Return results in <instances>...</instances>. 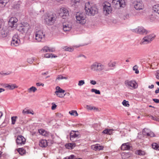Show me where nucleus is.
<instances>
[{
	"label": "nucleus",
	"mask_w": 159,
	"mask_h": 159,
	"mask_svg": "<svg viewBox=\"0 0 159 159\" xmlns=\"http://www.w3.org/2000/svg\"><path fill=\"white\" fill-rule=\"evenodd\" d=\"M30 28L28 24L20 23L17 26V29L22 34H26Z\"/></svg>",
	"instance_id": "5"
},
{
	"label": "nucleus",
	"mask_w": 159,
	"mask_h": 159,
	"mask_svg": "<svg viewBox=\"0 0 159 159\" xmlns=\"http://www.w3.org/2000/svg\"><path fill=\"white\" fill-rule=\"evenodd\" d=\"M90 68L92 71L100 72L105 70V66L101 63L95 62L91 65Z\"/></svg>",
	"instance_id": "2"
},
{
	"label": "nucleus",
	"mask_w": 159,
	"mask_h": 159,
	"mask_svg": "<svg viewBox=\"0 0 159 159\" xmlns=\"http://www.w3.org/2000/svg\"><path fill=\"white\" fill-rule=\"evenodd\" d=\"M121 150H129L132 148L130 144L129 143H123L121 146Z\"/></svg>",
	"instance_id": "18"
},
{
	"label": "nucleus",
	"mask_w": 159,
	"mask_h": 159,
	"mask_svg": "<svg viewBox=\"0 0 159 159\" xmlns=\"http://www.w3.org/2000/svg\"><path fill=\"white\" fill-rule=\"evenodd\" d=\"M63 49L64 50L67 51L72 52L74 50V48L72 47L65 46L63 47Z\"/></svg>",
	"instance_id": "32"
},
{
	"label": "nucleus",
	"mask_w": 159,
	"mask_h": 159,
	"mask_svg": "<svg viewBox=\"0 0 159 159\" xmlns=\"http://www.w3.org/2000/svg\"><path fill=\"white\" fill-rule=\"evenodd\" d=\"M56 91L55 93H64L65 90L61 89L59 86H57L56 88Z\"/></svg>",
	"instance_id": "30"
},
{
	"label": "nucleus",
	"mask_w": 159,
	"mask_h": 159,
	"mask_svg": "<svg viewBox=\"0 0 159 159\" xmlns=\"http://www.w3.org/2000/svg\"><path fill=\"white\" fill-rule=\"evenodd\" d=\"M102 5L103 13L105 15H107L111 12L112 8L109 2H105L103 3Z\"/></svg>",
	"instance_id": "6"
},
{
	"label": "nucleus",
	"mask_w": 159,
	"mask_h": 159,
	"mask_svg": "<svg viewBox=\"0 0 159 159\" xmlns=\"http://www.w3.org/2000/svg\"><path fill=\"white\" fill-rule=\"evenodd\" d=\"M20 43V37L17 34H15L12 37L11 45L12 47L18 46Z\"/></svg>",
	"instance_id": "12"
},
{
	"label": "nucleus",
	"mask_w": 159,
	"mask_h": 159,
	"mask_svg": "<svg viewBox=\"0 0 159 159\" xmlns=\"http://www.w3.org/2000/svg\"><path fill=\"white\" fill-rule=\"evenodd\" d=\"M39 145L42 148H45L48 146V143L46 140H41L39 143Z\"/></svg>",
	"instance_id": "23"
},
{
	"label": "nucleus",
	"mask_w": 159,
	"mask_h": 159,
	"mask_svg": "<svg viewBox=\"0 0 159 159\" xmlns=\"http://www.w3.org/2000/svg\"><path fill=\"white\" fill-rule=\"evenodd\" d=\"M56 20L55 15L52 14L46 16L44 18V21L48 25H51L53 24Z\"/></svg>",
	"instance_id": "8"
},
{
	"label": "nucleus",
	"mask_w": 159,
	"mask_h": 159,
	"mask_svg": "<svg viewBox=\"0 0 159 159\" xmlns=\"http://www.w3.org/2000/svg\"><path fill=\"white\" fill-rule=\"evenodd\" d=\"M18 20L15 17H11L9 21V25L11 28L15 29L17 28L16 25Z\"/></svg>",
	"instance_id": "15"
},
{
	"label": "nucleus",
	"mask_w": 159,
	"mask_h": 159,
	"mask_svg": "<svg viewBox=\"0 0 159 159\" xmlns=\"http://www.w3.org/2000/svg\"><path fill=\"white\" fill-rule=\"evenodd\" d=\"M153 100L156 103H159V99H153Z\"/></svg>",
	"instance_id": "57"
},
{
	"label": "nucleus",
	"mask_w": 159,
	"mask_h": 159,
	"mask_svg": "<svg viewBox=\"0 0 159 159\" xmlns=\"http://www.w3.org/2000/svg\"><path fill=\"white\" fill-rule=\"evenodd\" d=\"M8 34L7 31L3 29L0 31V36L2 38L6 37Z\"/></svg>",
	"instance_id": "25"
},
{
	"label": "nucleus",
	"mask_w": 159,
	"mask_h": 159,
	"mask_svg": "<svg viewBox=\"0 0 159 159\" xmlns=\"http://www.w3.org/2000/svg\"><path fill=\"white\" fill-rule=\"evenodd\" d=\"M134 8L137 10H143L144 8V5L141 0H136L133 3Z\"/></svg>",
	"instance_id": "11"
},
{
	"label": "nucleus",
	"mask_w": 159,
	"mask_h": 159,
	"mask_svg": "<svg viewBox=\"0 0 159 159\" xmlns=\"http://www.w3.org/2000/svg\"><path fill=\"white\" fill-rule=\"evenodd\" d=\"M115 62H112L111 63V64L110 65V66H111L112 67H114L115 66Z\"/></svg>",
	"instance_id": "60"
},
{
	"label": "nucleus",
	"mask_w": 159,
	"mask_h": 159,
	"mask_svg": "<svg viewBox=\"0 0 159 159\" xmlns=\"http://www.w3.org/2000/svg\"><path fill=\"white\" fill-rule=\"evenodd\" d=\"M85 84L84 80H80L79 81L78 85L79 86H81Z\"/></svg>",
	"instance_id": "46"
},
{
	"label": "nucleus",
	"mask_w": 159,
	"mask_h": 159,
	"mask_svg": "<svg viewBox=\"0 0 159 159\" xmlns=\"http://www.w3.org/2000/svg\"><path fill=\"white\" fill-rule=\"evenodd\" d=\"M5 87L6 88L10 90H13L15 88H17L18 86H17L15 84H12L11 85L6 84L5 85Z\"/></svg>",
	"instance_id": "24"
},
{
	"label": "nucleus",
	"mask_w": 159,
	"mask_h": 159,
	"mask_svg": "<svg viewBox=\"0 0 159 159\" xmlns=\"http://www.w3.org/2000/svg\"><path fill=\"white\" fill-rule=\"evenodd\" d=\"M151 118L153 120H157V121H158L159 120V118L156 117V116H151Z\"/></svg>",
	"instance_id": "50"
},
{
	"label": "nucleus",
	"mask_w": 159,
	"mask_h": 159,
	"mask_svg": "<svg viewBox=\"0 0 159 159\" xmlns=\"http://www.w3.org/2000/svg\"><path fill=\"white\" fill-rule=\"evenodd\" d=\"M36 85L38 86H41V83H36Z\"/></svg>",
	"instance_id": "62"
},
{
	"label": "nucleus",
	"mask_w": 159,
	"mask_h": 159,
	"mask_svg": "<svg viewBox=\"0 0 159 159\" xmlns=\"http://www.w3.org/2000/svg\"><path fill=\"white\" fill-rule=\"evenodd\" d=\"M62 93H55V94H56V95L58 97L60 98H62L65 95L64 94V95H63L61 94Z\"/></svg>",
	"instance_id": "51"
},
{
	"label": "nucleus",
	"mask_w": 159,
	"mask_h": 159,
	"mask_svg": "<svg viewBox=\"0 0 159 159\" xmlns=\"http://www.w3.org/2000/svg\"><path fill=\"white\" fill-rule=\"evenodd\" d=\"M55 49L54 48L49 47V49L48 50V52H55Z\"/></svg>",
	"instance_id": "52"
},
{
	"label": "nucleus",
	"mask_w": 159,
	"mask_h": 159,
	"mask_svg": "<svg viewBox=\"0 0 159 159\" xmlns=\"http://www.w3.org/2000/svg\"><path fill=\"white\" fill-rule=\"evenodd\" d=\"M149 130L146 128H144L143 131V134H146L148 136H150L151 137H153L154 136V133L151 131L148 132Z\"/></svg>",
	"instance_id": "21"
},
{
	"label": "nucleus",
	"mask_w": 159,
	"mask_h": 159,
	"mask_svg": "<svg viewBox=\"0 0 159 159\" xmlns=\"http://www.w3.org/2000/svg\"><path fill=\"white\" fill-rule=\"evenodd\" d=\"M42 75H46L47 74V73L46 72H44L42 73Z\"/></svg>",
	"instance_id": "63"
},
{
	"label": "nucleus",
	"mask_w": 159,
	"mask_h": 159,
	"mask_svg": "<svg viewBox=\"0 0 159 159\" xmlns=\"http://www.w3.org/2000/svg\"><path fill=\"white\" fill-rule=\"evenodd\" d=\"M59 16L63 19H65L69 15V11L68 9L65 7L61 8L59 11Z\"/></svg>",
	"instance_id": "13"
},
{
	"label": "nucleus",
	"mask_w": 159,
	"mask_h": 159,
	"mask_svg": "<svg viewBox=\"0 0 159 159\" xmlns=\"http://www.w3.org/2000/svg\"><path fill=\"white\" fill-rule=\"evenodd\" d=\"M112 3L117 9L124 7L126 5L125 0H112Z\"/></svg>",
	"instance_id": "7"
},
{
	"label": "nucleus",
	"mask_w": 159,
	"mask_h": 159,
	"mask_svg": "<svg viewBox=\"0 0 159 159\" xmlns=\"http://www.w3.org/2000/svg\"><path fill=\"white\" fill-rule=\"evenodd\" d=\"M156 35L154 34H150L144 37L140 42V45H145L150 43L155 38Z\"/></svg>",
	"instance_id": "3"
},
{
	"label": "nucleus",
	"mask_w": 159,
	"mask_h": 159,
	"mask_svg": "<svg viewBox=\"0 0 159 159\" xmlns=\"http://www.w3.org/2000/svg\"><path fill=\"white\" fill-rule=\"evenodd\" d=\"M133 32L137 34H147L149 33L148 31L146 30L143 27H138L135 29L132 30Z\"/></svg>",
	"instance_id": "14"
},
{
	"label": "nucleus",
	"mask_w": 159,
	"mask_h": 159,
	"mask_svg": "<svg viewBox=\"0 0 159 159\" xmlns=\"http://www.w3.org/2000/svg\"><path fill=\"white\" fill-rule=\"evenodd\" d=\"M159 92V88H158L155 91V93L156 94L158 93Z\"/></svg>",
	"instance_id": "58"
},
{
	"label": "nucleus",
	"mask_w": 159,
	"mask_h": 159,
	"mask_svg": "<svg viewBox=\"0 0 159 159\" xmlns=\"http://www.w3.org/2000/svg\"><path fill=\"white\" fill-rule=\"evenodd\" d=\"M136 153L139 155H143L145 154V152L141 150H138L136 151Z\"/></svg>",
	"instance_id": "41"
},
{
	"label": "nucleus",
	"mask_w": 159,
	"mask_h": 159,
	"mask_svg": "<svg viewBox=\"0 0 159 159\" xmlns=\"http://www.w3.org/2000/svg\"><path fill=\"white\" fill-rule=\"evenodd\" d=\"M9 0H0V3L4 6L9 2Z\"/></svg>",
	"instance_id": "40"
},
{
	"label": "nucleus",
	"mask_w": 159,
	"mask_h": 159,
	"mask_svg": "<svg viewBox=\"0 0 159 159\" xmlns=\"http://www.w3.org/2000/svg\"><path fill=\"white\" fill-rule=\"evenodd\" d=\"M92 148L95 151L102 150L103 148V147L102 146L100 145L99 144H97L95 145H93L92 146Z\"/></svg>",
	"instance_id": "22"
},
{
	"label": "nucleus",
	"mask_w": 159,
	"mask_h": 159,
	"mask_svg": "<svg viewBox=\"0 0 159 159\" xmlns=\"http://www.w3.org/2000/svg\"><path fill=\"white\" fill-rule=\"evenodd\" d=\"M35 39L38 42L42 41L44 39L45 34L42 30H39L36 32L35 34Z\"/></svg>",
	"instance_id": "9"
},
{
	"label": "nucleus",
	"mask_w": 159,
	"mask_h": 159,
	"mask_svg": "<svg viewBox=\"0 0 159 159\" xmlns=\"http://www.w3.org/2000/svg\"><path fill=\"white\" fill-rule=\"evenodd\" d=\"M2 29H3L2 28V26L0 24V31L2 30Z\"/></svg>",
	"instance_id": "64"
},
{
	"label": "nucleus",
	"mask_w": 159,
	"mask_h": 159,
	"mask_svg": "<svg viewBox=\"0 0 159 159\" xmlns=\"http://www.w3.org/2000/svg\"><path fill=\"white\" fill-rule=\"evenodd\" d=\"M67 79L68 77H64L62 75H59L57 76L56 78V80H60L63 79L67 80Z\"/></svg>",
	"instance_id": "35"
},
{
	"label": "nucleus",
	"mask_w": 159,
	"mask_h": 159,
	"mask_svg": "<svg viewBox=\"0 0 159 159\" xmlns=\"http://www.w3.org/2000/svg\"><path fill=\"white\" fill-rule=\"evenodd\" d=\"M90 83L91 84L93 85H95L96 84V82L94 80H91L90 81Z\"/></svg>",
	"instance_id": "56"
},
{
	"label": "nucleus",
	"mask_w": 159,
	"mask_h": 159,
	"mask_svg": "<svg viewBox=\"0 0 159 159\" xmlns=\"http://www.w3.org/2000/svg\"><path fill=\"white\" fill-rule=\"evenodd\" d=\"M17 118V116H13L11 117V124L13 125L15 123L16 121V119Z\"/></svg>",
	"instance_id": "44"
},
{
	"label": "nucleus",
	"mask_w": 159,
	"mask_h": 159,
	"mask_svg": "<svg viewBox=\"0 0 159 159\" xmlns=\"http://www.w3.org/2000/svg\"><path fill=\"white\" fill-rule=\"evenodd\" d=\"M85 10L89 16H94L98 13V9L96 5L90 2L85 3Z\"/></svg>",
	"instance_id": "1"
},
{
	"label": "nucleus",
	"mask_w": 159,
	"mask_h": 159,
	"mask_svg": "<svg viewBox=\"0 0 159 159\" xmlns=\"http://www.w3.org/2000/svg\"><path fill=\"white\" fill-rule=\"evenodd\" d=\"M131 156L130 152L123 153L121 154L122 158L123 159H127Z\"/></svg>",
	"instance_id": "26"
},
{
	"label": "nucleus",
	"mask_w": 159,
	"mask_h": 159,
	"mask_svg": "<svg viewBox=\"0 0 159 159\" xmlns=\"http://www.w3.org/2000/svg\"><path fill=\"white\" fill-rule=\"evenodd\" d=\"M63 29L64 31H69L71 29V25L69 23H63Z\"/></svg>",
	"instance_id": "20"
},
{
	"label": "nucleus",
	"mask_w": 159,
	"mask_h": 159,
	"mask_svg": "<svg viewBox=\"0 0 159 159\" xmlns=\"http://www.w3.org/2000/svg\"><path fill=\"white\" fill-rule=\"evenodd\" d=\"M34 61V59L33 58H30L27 59V61L28 63L31 64Z\"/></svg>",
	"instance_id": "53"
},
{
	"label": "nucleus",
	"mask_w": 159,
	"mask_h": 159,
	"mask_svg": "<svg viewBox=\"0 0 159 159\" xmlns=\"http://www.w3.org/2000/svg\"><path fill=\"white\" fill-rule=\"evenodd\" d=\"M86 108L88 110H90L97 109V108L94 106L91 105H87Z\"/></svg>",
	"instance_id": "38"
},
{
	"label": "nucleus",
	"mask_w": 159,
	"mask_h": 159,
	"mask_svg": "<svg viewBox=\"0 0 159 159\" xmlns=\"http://www.w3.org/2000/svg\"><path fill=\"white\" fill-rule=\"evenodd\" d=\"M75 18L77 23L81 24H84L86 21V16L83 13L78 12L76 14Z\"/></svg>",
	"instance_id": "4"
},
{
	"label": "nucleus",
	"mask_w": 159,
	"mask_h": 159,
	"mask_svg": "<svg viewBox=\"0 0 159 159\" xmlns=\"http://www.w3.org/2000/svg\"><path fill=\"white\" fill-rule=\"evenodd\" d=\"M122 104L126 107H127L128 106H129V104L128 103V102L126 101L125 100H124L122 102Z\"/></svg>",
	"instance_id": "47"
},
{
	"label": "nucleus",
	"mask_w": 159,
	"mask_h": 159,
	"mask_svg": "<svg viewBox=\"0 0 159 159\" xmlns=\"http://www.w3.org/2000/svg\"><path fill=\"white\" fill-rule=\"evenodd\" d=\"M49 47L47 46H44L42 49V51H43V52H48Z\"/></svg>",
	"instance_id": "43"
},
{
	"label": "nucleus",
	"mask_w": 159,
	"mask_h": 159,
	"mask_svg": "<svg viewBox=\"0 0 159 159\" xmlns=\"http://www.w3.org/2000/svg\"><path fill=\"white\" fill-rule=\"evenodd\" d=\"M39 133L42 135L46 137H52V134L49 132L45 131L43 129H41L38 130Z\"/></svg>",
	"instance_id": "19"
},
{
	"label": "nucleus",
	"mask_w": 159,
	"mask_h": 159,
	"mask_svg": "<svg viewBox=\"0 0 159 159\" xmlns=\"http://www.w3.org/2000/svg\"><path fill=\"white\" fill-rule=\"evenodd\" d=\"M69 113L71 115H75V116H78V114L76 111L75 110H72L69 112Z\"/></svg>",
	"instance_id": "39"
},
{
	"label": "nucleus",
	"mask_w": 159,
	"mask_h": 159,
	"mask_svg": "<svg viewBox=\"0 0 159 159\" xmlns=\"http://www.w3.org/2000/svg\"><path fill=\"white\" fill-rule=\"evenodd\" d=\"M113 130L112 129H105L102 131V133L104 134L111 135L112 133V131Z\"/></svg>",
	"instance_id": "28"
},
{
	"label": "nucleus",
	"mask_w": 159,
	"mask_h": 159,
	"mask_svg": "<svg viewBox=\"0 0 159 159\" xmlns=\"http://www.w3.org/2000/svg\"><path fill=\"white\" fill-rule=\"evenodd\" d=\"M130 18V16L129 14L126 13L123 15V16L121 17V18L124 20H125L128 19Z\"/></svg>",
	"instance_id": "36"
},
{
	"label": "nucleus",
	"mask_w": 159,
	"mask_h": 159,
	"mask_svg": "<svg viewBox=\"0 0 159 159\" xmlns=\"http://www.w3.org/2000/svg\"><path fill=\"white\" fill-rule=\"evenodd\" d=\"M17 151L21 155H23L26 152L25 150L23 148H18L17 149Z\"/></svg>",
	"instance_id": "31"
},
{
	"label": "nucleus",
	"mask_w": 159,
	"mask_h": 159,
	"mask_svg": "<svg viewBox=\"0 0 159 159\" xmlns=\"http://www.w3.org/2000/svg\"><path fill=\"white\" fill-rule=\"evenodd\" d=\"M5 91L4 89L2 88H0V93L2 92H3Z\"/></svg>",
	"instance_id": "61"
},
{
	"label": "nucleus",
	"mask_w": 159,
	"mask_h": 159,
	"mask_svg": "<svg viewBox=\"0 0 159 159\" xmlns=\"http://www.w3.org/2000/svg\"><path fill=\"white\" fill-rule=\"evenodd\" d=\"M155 75L156 78L157 79L159 80V69L156 71L155 73Z\"/></svg>",
	"instance_id": "49"
},
{
	"label": "nucleus",
	"mask_w": 159,
	"mask_h": 159,
	"mask_svg": "<svg viewBox=\"0 0 159 159\" xmlns=\"http://www.w3.org/2000/svg\"><path fill=\"white\" fill-rule=\"evenodd\" d=\"M57 105L54 103H52V106L51 109L52 110H55L56 108Z\"/></svg>",
	"instance_id": "55"
},
{
	"label": "nucleus",
	"mask_w": 159,
	"mask_h": 159,
	"mask_svg": "<svg viewBox=\"0 0 159 159\" xmlns=\"http://www.w3.org/2000/svg\"><path fill=\"white\" fill-rule=\"evenodd\" d=\"M133 70L135 71V73L136 74H138L139 73V70H138L137 67L136 66H135L133 67Z\"/></svg>",
	"instance_id": "48"
},
{
	"label": "nucleus",
	"mask_w": 159,
	"mask_h": 159,
	"mask_svg": "<svg viewBox=\"0 0 159 159\" xmlns=\"http://www.w3.org/2000/svg\"><path fill=\"white\" fill-rule=\"evenodd\" d=\"M22 113L23 114H31L34 115V112L33 111H30V110L25 109L23 111Z\"/></svg>",
	"instance_id": "29"
},
{
	"label": "nucleus",
	"mask_w": 159,
	"mask_h": 159,
	"mask_svg": "<svg viewBox=\"0 0 159 159\" xmlns=\"http://www.w3.org/2000/svg\"><path fill=\"white\" fill-rule=\"evenodd\" d=\"M125 84L127 88L132 89H135L138 87V85L136 81L134 80H126L125 82Z\"/></svg>",
	"instance_id": "10"
},
{
	"label": "nucleus",
	"mask_w": 159,
	"mask_h": 159,
	"mask_svg": "<svg viewBox=\"0 0 159 159\" xmlns=\"http://www.w3.org/2000/svg\"><path fill=\"white\" fill-rule=\"evenodd\" d=\"M44 57L47 58L50 57L52 58L53 57L55 58L57 56H53L52 53H46L44 55Z\"/></svg>",
	"instance_id": "34"
},
{
	"label": "nucleus",
	"mask_w": 159,
	"mask_h": 159,
	"mask_svg": "<svg viewBox=\"0 0 159 159\" xmlns=\"http://www.w3.org/2000/svg\"><path fill=\"white\" fill-rule=\"evenodd\" d=\"M80 135V133L78 131L72 130L70 133V139L73 142L75 141V139L78 138Z\"/></svg>",
	"instance_id": "17"
},
{
	"label": "nucleus",
	"mask_w": 159,
	"mask_h": 159,
	"mask_svg": "<svg viewBox=\"0 0 159 159\" xmlns=\"http://www.w3.org/2000/svg\"><path fill=\"white\" fill-rule=\"evenodd\" d=\"M26 142L25 139L21 135H18L17 137L16 142L18 145H22L24 144Z\"/></svg>",
	"instance_id": "16"
},
{
	"label": "nucleus",
	"mask_w": 159,
	"mask_h": 159,
	"mask_svg": "<svg viewBox=\"0 0 159 159\" xmlns=\"http://www.w3.org/2000/svg\"><path fill=\"white\" fill-rule=\"evenodd\" d=\"M37 90V89L34 86H32L28 89V91L29 93L31 92H34Z\"/></svg>",
	"instance_id": "37"
},
{
	"label": "nucleus",
	"mask_w": 159,
	"mask_h": 159,
	"mask_svg": "<svg viewBox=\"0 0 159 159\" xmlns=\"http://www.w3.org/2000/svg\"><path fill=\"white\" fill-rule=\"evenodd\" d=\"M76 146L75 143H69L66 144V147L68 149H72L74 148Z\"/></svg>",
	"instance_id": "27"
},
{
	"label": "nucleus",
	"mask_w": 159,
	"mask_h": 159,
	"mask_svg": "<svg viewBox=\"0 0 159 159\" xmlns=\"http://www.w3.org/2000/svg\"><path fill=\"white\" fill-rule=\"evenodd\" d=\"M154 86L153 84L148 86V88L149 89H152L154 88Z\"/></svg>",
	"instance_id": "59"
},
{
	"label": "nucleus",
	"mask_w": 159,
	"mask_h": 159,
	"mask_svg": "<svg viewBox=\"0 0 159 159\" xmlns=\"http://www.w3.org/2000/svg\"><path fill=\"white\" fill-rule=\"evenodd\" d=\"M91 91L92 92H94L96 94H100V92L99 90H97L96 89H92L91 90Z\"/></svg>",
	"instance_id": "42"
},
{
	"label": "nucleus",
	"mask_w": 159,
	"mask_h": 159,
	"mask_svg": "<svg viewBox=\"0 0 159 159\" xmlns=\"http://www.w3.org/2000/svg\"><path fill=\"white\" fill-rule=\"evenodd\" d=\"M75 156L73 155H71L70 156L65 157L64 159H75Z\"/></svg>",
	"instance_id": "45"
},
{
	"label": "nucleus",
	"mask_w": 159,
	"mask_h": 159,
	"mask_svg": "<svg viewBox=\"0 0 159 159\" xmlns=\"http://www.w3.org/2000/svg\"><path fill=\"white\" fill-rule=\"evenodd\" d=\"M153 148L156 150H159V145L156 143H154L152 144Z\"/></svg>",
	"instance_id": "33"
},
{
	"label": "nucleus",
	"mask_w": 159,
	"mask_h": 159,
	"mask_svg": "<svg viewBox=\"0 0 159 159\" xmlns=\"http://www.w3.org/2000/svg\"><path fill=\"white\" fill-rule=\"evenodd\" d=\"M80 1V0H71V2L74 4L79 3Z\"/></svg>",
	"instance_id": "54"
}]
</instances>
